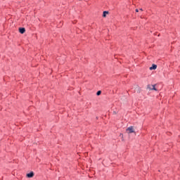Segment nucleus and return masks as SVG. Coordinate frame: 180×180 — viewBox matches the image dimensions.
Masks as SVG:
<instances>
[{"label": "nucleus", "instance_id": "1", "mask_svg": "<svg viewBox=\"0 0 180 180\" xmlns=\"http://www.w3.org/2000/svg\"><path fill=\"white\" fill-rule=\"evenodd\" d=\"M126 130L127 131H128L129 134L131 133H134V127L133 126L129 127Z\"/></svg>", "mask_w": 180, "mask_h": 180}, {"label": "nucleus", "instance_id": "2", "mask_svg": "<svg viewBox=\"0 0 180 180\" xmlns=\"http://www.w3.org/2000/svg\"><path fill=\"white\" fill-rule=\"evenodd\" d=\"M27 178H33L34 176V172H31L30 173H28L26 174Z\"/></svg>", "mask_w": 180, "mask_h": 180}, {"label": "nucleus", "instance_id": "3", "mask_svg": "<svg viewBox=\"0 0 180 180\" xmlns=\"http://www.w3.org/2000/svg\"><path fill=\"white\" fill-rule=\"evenodd\" d=\"M19 32H20V33H21V34H23V33H25V32H26V29H25V27H20V28H19Z\"/></svg>", "mask_w": 180, "mask_h": 180}, {"label": "nucleus", "instance_id": "4", "mask_svg": "<svg viewBox=\"0 0 180 180\" xmlns=\"http://www.w3.org/2000/svg\"><path fill=\"white\" fill-rule=\"evenodd\" d=\"M149 69L150 70V71H152V70H157V65L153 64L152 67H150Z\"/></svg>", "mask_w": 180, "mask_h": 180}, {"label": "nucleus", "instance_id": "5", "mask_svg": "<svg viewBox=\"0 0 180 180\" xmlns=\"http://www.w3.org/2000/svg\"><path fill=\"white\" fill-rule=\"evenodd\" d=\"M106 15H109V11H103V18H106Z\"/></svg>", "mask_w": 180, "mask_h": 180}, {"label": "nucleus", "instance_id": "6", "mask_svg": "<svg viewBox=\"0 0 180 180\" xmlns=\"http://www.w3.org/2000/svg\"><path fill=\"white\" fill-rule=\"evenodd\" d=\"M101 94H102V91H97L96 95H97L98 96H99V95H101Z\"/></svg>", "mask_w": 180, "mask_h": 180}, {"label": "nucleus", "instance_id": "7", "mask_svg": "<svg viewBox=\"0 0 180 180\" xmlns=\"http://www.w3.org/2000/svg\"><path fill=\"white\" fill-rule=\"evenodd\" d=\"M152 86H153V89H153V91H157V89L155 88V85H153Z\"/></svg>", "mask_w": 180, "mask_h": 180}, {"label": "nucleus", "instance_id": "8", "mask_svg": "<svg viewBox=\"0 0 180 180\" xmlns=\"http://www.w3.org/2000/svg\"><path fill=\"white\" fill-rule=\"evenodd\" d=\"M135 11H136V12H139V9L136 8V9L135 10Z\"/></svg>", "mask_w": 180, "mask_h": 180}, {"label": "nucleus", "instance_id": "9", "mask_svg": "<svg viewBox=\"0 0 180 180\" xmlns=\"http://www.w3.org/2000/svg\"><path fill=\"white\" fill-rule=\"evenodd\" d=\"M139 11H143V8H140V9H139Z\"/></svg>", "mask_w": 180, "mask_h": 180}]
</instances>
